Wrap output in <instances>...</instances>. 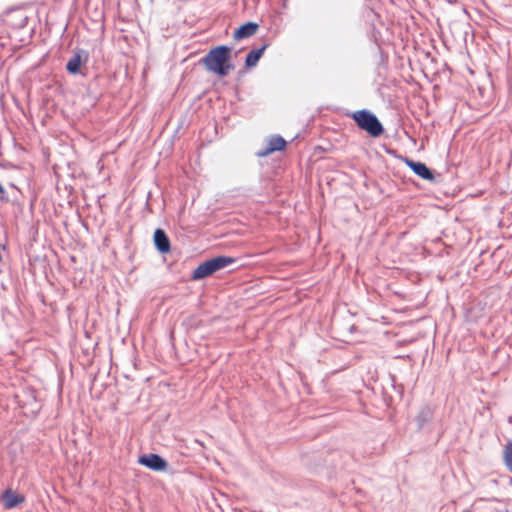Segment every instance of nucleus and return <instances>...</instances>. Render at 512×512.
Masks as SVG:
<instances>
[{
    "label": "nucleus",
    "mask_w": 512,
    "mask_h": 512,
    "mask_svg": "<svg viewBox=\"0 0 512 512\" xmlns=\"http://www.w3.org/2000/svg\"><path fill=\"white\" fill-rule=\"evenodd\" d=\"M231 49L221 45L211 49L201 60L206 69L221 77L227 76L234 66L230 61Z\"/></svg>",
    "instance_id": "nucleus-1"
},
{
    "label": "nucleus",
    "mask_w": 512,
    "mask_h": 512,
    "mask_svg": "<svg viewBox=\"0 0 512 512\" xmlns=\"http://www.w3.org/2000/svg\"><path fill=\"white\" fill-rule=\"evenodd\" d=\"M235 262V259L228 256H218L199 264L192 273L193 280L204 279L218 270H221Z\"/></svg>",
    "instance_id": "nucleus-2"
},
{
    "label": "nucleus",
    "mask_w": 512,
    "mask_h": 512,
    "mask_svg": "<svg viewBox=\"0 0 512 512\" xmlns=\"http://www.w3.org/2000/svg\"><path fill=\"white\" fill-rule=\"evenodd\" d=\"M351 118L357 125L373 137H378L383 132V126L378 118L367 110H359L352 113Z\"/></svg>",
    "instance_id": "nucleus-3"
},
{
    "label": "nucleus",
    "mask_w": 512,
    "mask_h": 512,
    "mask_svg": "<svg viewBox=\"0 0 512 512\" xmlns=\"http://www.w3.org/2000/svg\"><path fill=\"white\" fill-rule=\"evenodd\" d=\"M139 463L153 471H164L167 468V462L157 454L149 453L139 457Z\"/></svg>",
    "instance_id": "nucleus-4"
},
{
    "label": "nucleus",
    "mask_w": 512,
    "mask_h": 512,
    "mask_svg": "<svg viewBox=\"0 0 512 512\" xmlns=\"http://www.w3.org/2000/svg\"><path fill=\"white\" fill-rule=\"evenodd\" d=\"M286 147V141L279 135L271 136L267 140L265 148L256 152L258 157H266L273 152L282 151Z\"/></svg>",
    "instance_id": "nucleus-5"
},
{
    "label": "nucleus",
    "mask_w": 512,
    "mask_h": 512,
    "mask_svg": "<svg viewBox=\"0 0 512 512\" xmlns=\"http://www.w3.org/2000/svg\"><path fill=\"white\" fill-rule=\"evenodd\" d=\"M407 166L419 177L424 180H433L434 175L432 171L422 162H416L410 159H406Z\"/></svg>",
    "instance_id": "nucleus-6"
},
{
    "label": "nucleus",
    "mask_w": 512,
    "mask_h": 512,
    "mask_svg": "<svg viewBox=\"0 0 512 512\" xmlns=\"http://www.w3.org/2000/svg\"><path fill=\"white\" fill-rule=\"evenodd\" d=\"M24 500V496L15 493L11 489L5 490L2 495V502L6 509H12L16 507L20 503L24 502Z\"/></svg>",
    "instance_id": "nucleus-7"
},
{
    "label": "nucleus",
    "mask_w": 512,
    "mask_h": 512,
    "mask_svg": "<svg viewBox=\"0 0 512 512\" xmlns=\"http://www.w3.org/2000/svg\"><path fill=\"white\" fill-rule=\"evenodd\" d=\"M154 243L161 253H167L170 251L169 238L162 229H156L154 232Z\"/></svg>",
    "instance_id": "nucleus-8"
},
{
    "label": "nucleus",
    "mask_w": 512,
    "mask_h": 512,
    "mask_svg": "<svg viewBox=\"0 0 512 512\" xmlns=\"http://www.w3.org/2000/svg\"><path fill=\"white\" fill-rule=\"evenodd\" d=\"M258 29V24L254 22H247L244 25L240 26L235 32H234V39L241 40L248 37H251L256 33Z\"/></svg>",
    "instance_id": "nucleus-9"
},
{
    "label": "nucleus",
    "mask_w": 512,
    "mask_h": 512,
    "mask_svg": "<svg viewBox=\"0 0 512 512\" xmlns=\"http://www.w3.org/2000/svg\"><path fill=\"white\" fill-rule=\"evenodd\" d=\"M433 417V410L429 406H424L420 409L417 416L415 417V422L419 430L423 429L427 423L431 421Z\"/></svg>",
    "instance_id": "nucleus-10"
},
{
    "label": "nucleus",
    "mask_w": 512,
    "mask_h": 512,
    "mask_svg": "<svg viewBox=\"0 0 512 512\" xmlns=\"http://www.w3.org/2000/svg\"><path fill=\"white\" fill-rule=\"evenodd\" d=\"M82 54H85L84 51H77L67 62L66 69L71 74H77L80 70V66L82 64Z\"/></svg>",
    "instance_id": "nucleus-11"
},
{
    "label": "nucleus",
    "mask_w": 512,
    "mask_h": 512,
    "mask_svg": "<svg viewBox=\"0 0 512 512\" xmlns=\"http://www.w3.org/2000/svg\"><path fill=\"white\" fill-rule=\"evenodd\" d=\"M267 47H268V44H264L261 48L254 49V50L250 51L248 53V55L246 56V60H245L246 67L250 68V67L256 66L259 59L261 58V56L263 55V53Z\"/></svg>",
    "instance_id": "nucleus-12"
},
{
    "label": "nucleus",
    "mask_w": 512,
    "mask_h": 512,
    "mask_svg": "<svg viewBox=\"0 0 512 512\" xmlns=\"http://www.w3.org/2000/svg\"><path fill=\"white\" fill-rule=\"evenodd\" d=\"M503 461L506 468L512 473V440L508 441L503 449Z\"/></svg>",
    "instance_id": "nucleus-13"
}]
</instances>
